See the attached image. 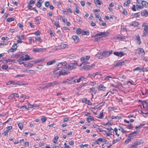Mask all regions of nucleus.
I'll use <instances>...</instances> for the list:
<instances>
[{"label": "nucleus", "instance_id": "1", "mask_svg": "<svg viewBox=\"0 0 148 148\" xmlns=\"http://www.w3.org/2000/svg\"><path fill=\"white\" fill-rule=\"evenodd\" d=\"M56 66L57 68L55 71H59V73L58 75V76H59L61 75H66L69 73V72L65 71L64 70V69L65 68L68 70L75 69L76 68V66H78V65L77 62L70 63L67 64L66 62H64L59 63Z\"/></svg>", "mask_w": 148, "mask_h": 148}, {"label": "nucleus", "instance_id": "2", "mask_svg": "<svg viewBox=\"0 0 148 148\" xmlns=\"http://www.w3.org/2000/svg\"><path fill=\"white\" fill-rule=\"evenodd\" d=\"M15 57L16 58L20 57L21 58V60L24 61H26L29 60H32L33 58L30 57V56L25 52H21L19 54H16L14 55Z\"/></svg>", "mask_w": 148, "mask_h": 148}, {"label": "nucleus", "instance_id": "3", "mask_svg": "<svg viewBox=\"0 0 148 148\" xmlns=\"http://www.w3.org/2000/svg\"><path fill=\"white\" fill-rule=\"evenodd\" d=\"M108 34L109 33L108 32H99L95 35L94 37H96L99 36H101L95 38L94 41H99L101 40V39L102 38L105 37H106L107 36Z\"/></svg>", "mask_w": 148, "mask_h": 148}, {"label": "nucleus", "instance_id": "4", "mask_svg": "<svg viewBox=\"0 0 148 148\" xmlns=\"http://www.w3.org/2000/svg\"><path fill=\"white\" fill-rule=\"evenodd\" d=\"M136 53L137 56H142L145 55V53L142 48H140L136 50Z\"/></svg>", "mask_w": 148, "mask_h": 148}, {"label": "nucleus", "instance_id": "5", "mask_svg": "<svg viewBox=\"0 0 148 148\" xmlns=\"http://www.w3.org/2000/svg\"><path fill=\"white\" fill-rule=\"evenodd\" d=\"M146 23H143L142 25V27H144V29L143 31V34L142 36L143 37L146 36V35L148 33V26L145 25Z\"/></svg>", "mask_w": 148, "mask_h": 148}, {"label": "nucleus", "instance_id": "6", "mask_svg": "<svg viewBox=\"0 0 148 148\" xmlns=\"http://www.w3.org/2000/svg\"><path fill=\"white\" fill-rule=\"evenodd\" d=\"M112 51H103L102 53L103 56L105 58L109 56L112 53Z\"/></svg>", "mask_w": 148, "mask_h": 148}, {"label": "nucleus", "instance_id": "7", "mask_svg": "<svg viewBox=\"0 0 148 148\" xmlns=\"http://www.w3.org/2000/svg\"><path fill=\"white\" fill-rule=\"evenodd\" d=\"M45 50V48H36L33 49L32 51L34 52H40L44 51Z\"/></svg>", "mask_w": 148, "mask_h": 148}, {"label": "nucleus", "instance_id": "8", "mask_svg": "<svg viewBox=\"0 0 148 148\" xmlns=\"http://www.w3.org/2000/svg\"><path fill=\"white\" fill-rule=\"evenodd\" d=\"M126 36H122L120 35H117L115 37V38L116 39L123 41L126 39Z\"/></svg>", "mask_w": 148, "mask_h": 148}, {"label": "nucleus", "instance_id": "9", "mask_svg": "<svg viewBox=\"0 0 148 148\" xmlns=\"http://www.w3.org/2000/svg\"><path fill=\"white\" fill-rule=\"evenodd\" d=\"M96 6L98 8L100 7V5L102 2H101L99 0H94Z\"/></svg>", "mask_w": 148, "mask_h": 148}, {"label": "nucleus", "instance_id": "10", "mask_svg": "<svg viewBox=\"0 0 148 148\" xmlns=\"http://www.w3.org/2000/svg\"><path fill=\"white\" fill-rule=\"evenodd\" d=\"M95 66V64H92L91 66L90 65H86L84 66V69L86 70H88L91 69L94 66Z\"/></svg>", "mask_w": 148, "mask_h": 148}, {"label": "nucleus", "instance_id": "11", "mask_svg": "<svg viewBox=\"0 0 148 148\" xmlns=\"http://www.w3.org/2000/svg\"><path fill=\"white\" fill-rule=\"evenodd\" d=\"M114 55L120 57H121L124 56L123 53L122 52H114Z\"/></svg>", "mask_w": 148, "mask_h": 148}, {"label": "nucleus", "instance_id": "12", "mask_svg": "<svg viewBox=\"0 0 148 148\" xmlns=\"http://www.w3.org/2000/svg\"><path fill=\"white\" fill-rule=\"evenodd\" d=\"M17 47H12L10 49H9L8 51V53H13L15 52L17 49Z\"/></svg>", "mask_w": 148, "mask_h": 148}, {"label": "nucleus", "instance_id": "13", "mask_svg": "<svg viewBox=\"0 0 148 148\" xmlns=\"http://www.w3.org/2000/svg\"><path fill=\"white\" fill-rule=\"evenodd\" d=\"M126 62L125 61H123L122 62H118L117 63L115 64L114 66H122L125 64V62Z\"/></svg>", "mask_w": 148, "mask_h": 148}, {"label": "nucleus", "instance_id": "14", "mask_svg": "<svg viewBox=\"0 0 148 148\" xmlns=\"http://www.w3.org/2000/svg\"><path fill=\"white\" fill-rule=\"evenodd\" d=\"M106 87H105L103 85L100 84L99 86L98 90H99L104 91L106 90Z\"/></svg>", "mask_w": 148, "mask_h": 148}, {"label": "nucleus", "instance_id": "15", "mask_svg": "<svg viewBox=\"0 0 148 148\" xmlns=\"http://www.w3.org/2000/svg\"><path fill=\"white\" fill-rule=\"evenodd\" d=\"M72 37L74 42H77L79 40V38L77 35H73L72 36Z\"/></svg>", "mask_w": 148, "mask_h": 148}, {"label": "nucleus", "instance_id": "16", "mask_svg": "<svg viewBox=\"0 0 148 148\" xmlns=\"http://www.w3.org/2000/svg\"><path fill=\"white\" fill-rule=\"evenodd\" d=\"M141 14L142 16L146 17L148 16V12L146 10H144L141 12Z\"/></svg>", "mask_w": 148, "mask_h": 148}, {"label": "nucleus", "instance_id": "17", "mask_svg": "<svg viewBox=\"0 0 148 148\" xmlns=\"http://www.w3.org/2000/svg\"><path fill=\"white\" fill-rule=\"evenodd\" d=\"M142 104L143 106V107L144 108H147V105H148V102L147 103L146 101H142Z\"/></svg>", "mask_w": 148, "mask_h": 148}, {"label": "nucleus", "instance_id": "18", "mask_svg": "<svg viewBox=\"0 0 148 148\" xmlns=\"http://www.w3.org/2000/svg\"><path fill=\"white\" fill-rule=\"evenodd\" d=\"M90 58V56H86L81 58H80V60L81 61H87Z\"/></svg>", "mask_w": 148, "mask_h": 148}, {"label": "nucleus", "instance_id": "19", "mask_svg": "<svg viewBox=\"0 0 148 148\" xmlns=\"http://www.w3.org/2000/svg\"><path fill=\"white\" fill-rule=\"evenodd\" d=\"M138 146L137 141H136L133 143V145H131V147L133 148H136Z\"/></svg>", "mask_w": 148, "mask_h": 148}, {"label": "nucleus", "instance_id": "20", "mask_svg": "<svg viewBox=\"0 0 148 148\" xmlns=\"http://www.w3.org/2000/svg\"><path fill=\"white\" fill-rule=\"evenodd\" d=\"M87 121L89 123L92 121H95V120L92 117L90 116L87 119Z\"/></svg>", "mask_w": 148, "mask_h": 148}, {"label": "nucleus", "instance_id": "21", "mask_svg": "<svg viewBox=\"0 0 148 148\" xmlns=\"http://www.w3.org/2000/svg\"><path fill=\"white\" fill-rule=\"evenodd\" d=\"M96 56L99 59H102L104 58L102 53V54H100L98 53V54L96 55Z\"/></svg>", "mask_w": 148, "mask_h": 148}, {"label": "nucleus", "instance_id": "22", "mask_svg": "<svg viewBox=\"0 0 148 148\" xmlns=\"http://www.w3.org/2000/svg\"><path fill=\"white\" fill-rule=\"evenodd\" d=\"M64 49V47H55L54 48V49H53V50L54 51H55Z\"/></svg>", "mask_w": 148, "mask_h": 148}, {"label": "nucleus", "instance_id": "23", "mask_svg": "<svg viewBox=\"0 0 148 148\" xmlns=\"http://www.w3.org/2000/svg\"><path fill=\"white\" fill-rule=\"evenodd\" d=\"M119 131H121L123 134L126 133L127 131L124 130L123 128L121 127H119V128H118Z\"/></svg>", "mask_w": 148, "mask_h": 148}, {"label": "nucleus", "instance_id": "24", "mask_svg": "<svg viewBox=\"0 0 148 148\" xmlns=\"http://www.w3.org/2000/svg\"><path fill=\"white\" fill-rule=\"evenodd\" d=\"M53 84L54 83H53V82H52L50 83H48L47 84L46 86L44 87L43 88H46V87H51V86H54Z\"/></svg>", "mask_w": 148, "mask_h": 148}, {"label": "nucleus", "instance_id": "25", "mask_svg": "<svg viewBox=\"0 0 148 148\" xmlns=\"http://www.w3.org/2000/svg\"><path fill=\"white\" fill-rule=\"evenodd\" d=\"M130 25L133 26L135 27L138 25V23L136 21H133L130 24Z\"/></svg>", "mask_w": 148, "mask_h": 148}, {"label": "nucleus", "instance_id": "26", "mask_svg": "<svg viewBox=\"0 0 148 148\" xmlns=\"http://www.w3.org/2000/svg\"><path fill=\"white\" fill-rule=\"evenodd\" d=\"M56 62L55 60H53L52 61H49L47 62V65H50L52 64H53L55 63Z\"/></svg>", "mask_w": 148, "mask_h": 148}, {"label": "nucleus", "instance_id": "27", "mask_svg": "<svg viewBox=\"0 0 148 148\" xmlns=\"http://www.w3.org/2000/svg\"><path fill=\"white\" fill-rule=\"evenodd\" d=\"M136 40H137V43L139 45H140L141 43V42L140 40V36L138 35L136 36Z\"/></svg>", "mask_w": 148, "mask_h": 148}, {"label": "nucleus", "instance_id": "28", "mask_svg": "<svg viewBox=\"0 0 148 148\" xmlns=\"http://www.w3.org/2000/svg\"><path fill=\"white\" fill-rule=\"evenodd\" d=\"M14 18L13 17H9L6 19V21L8 22H10L12 21H14Z\"/></svg>", "mask_w": 148, "mask_h": 148}, {"label": "nucleus", "instance_id": "29", "mask_svg": "<svg viewBox=\"0 0 148 148\" xmlns=\"http://www.w3.org/2000/svg\"><path fill=\"white\" fill-rule=\"evenodd\" d=\"M90 91L92 92L93 93H94V94H96L97 91L95 88L92 87L90 88Z\"/></svg>", "mask_w": 148, "mask_h": 148}, {"label": "nucleus", "instance_id": "30", "mask_svg": "<svg viewBox=\"0 0 148 148\" xmlns=\"http://www.w3.org/2000/svg\"><path fill=\"white\" fill-rule=\"evenodd\" d=\"M142 5L143 6H147L148 5V3L147 2L145 1H142Z\"/></svg>", "mask_w": 148, "mask_h": 148}, {"label": "nucleus", "instance_id": "31", "mask_svg": "<svg viewBox=\"0 0 148 148\" xmlns=\"http://www.w3.org/2000/svg\"><path fill=\"white\" fill-rule=\"evenodd\" d=\"M52 22L53 23V24L54 25L56 26V27H60V26L59 25L58 23H56L55 22V21L54 20H53L52 21Z\"/></svg>", "mask_w": 148, "mask_h": 148}, {"label": "nucleus", "instance_id": "32", "mask_svg": "<svg viewBox=\"0 0 148 148\" xmlns=\"http://www.w3.org/2000/svg\"><path fill=\"white\" fill-rule=\"evenodd\" d=\"M121 139V137H119L118 139H116L113 140V144H115L119 141Z\"/></svg>", "mask_w": 148, "mask_h": 148}, {"label": "nucleus", "instance_id": "33", "mask_svg": "<svg viewBox=\"0 0 148 148\" xmlns=\"http://www.w3.org/2000/svg\"><path fill=\"white\" fill-rule=\"evenodd\" d=\"M114 131H115L116 134L118 136H119L120 133L119 132L118 130V129L117 128H115Z\"/></svg>", "mask_w": 148, "mask_h": 148}, {"label": "nucleus", "instance_id": "34", "mask_svg": "<svg viewBox=\"0 0 148 148\" xmlns=\"http://www.w3.org/2000/svg\"><path fill=\"white\" fill-rule=\"evenodd\" d=\"M75 6L76 7V10H75V12H76V13L77 14H78L79 13V7L75 3Z\"/></svg>", "mask_w": 148, "mask_h": 148}, {"label": "nucleus", "instance_id": "35", "mask_svg": "<svg viewBox=\"0 0 148 148\" xmlns=\"http://www.w3.org/2000/svg\"><path fill=\"white\" fill-rule=\"evenodd\" d=\"M44 59H38L36 60H34V62L35 63L37 64L38 63H39V62H42V61H44Z\"/></svg>", "mask_w": 148, "mask_h": 148}, {"label": "nucleus", "instance_id": "36", "mask_svg": "<svg viewBox=\"0 0 148 148\" xmlns=\"http://www.w3.org/2000/svg\"><path fill=\"white\" fill-rule=\"evenodd\" d=\"M23 61L21 60V57L17 60V61L18 62L19 64H24V62H23Z\"/></svg>", "mask_w": 148, "mask_h": 148}, {"label": "nucleus", "instance_id": "37", "mask_svg": "<svg viewBox=\"0 0 148 148\" xmlns=\"http://www.w3.org/2000/svg\"><path fill=\"white\" fill-rule=\"evenodd\" d=\"M110 78H114L115 79V78L114 77H112L110 76H107L105 77L104 79V80L106 81H109L110 79Z\"/></svg>", "mask_w": 148, "mask_h": 148}, {"label": "nucleus", "instance_id": "38", "mask_svg": "<svg viewBox=\"0 0 148 148\" xmlns=\"http://www.w3.org/2000/svg\"><path fill=\"white\" fill-rule=\"evenodd\" d=\"M139 71V72H141L142 71V69L140 67H138L134 69L133 70L134 71Z\"/></svg>", "mask_w": 148, "mask_h": 148}, {"label": "nucleus", "instance_id": "39", "mask_svg": "<svg viewBox=\"0 0 148 148\" xmlns=\"http://www.w3.org/2000/svg\"><path fill=\"white\" fill-rule=\"evenodd\" d=\"M134 135L133 134V133L132 132L131 133L129 134H128V136L130 138L133 139Z\"/></svg>", "mask_w": 148, "mask_h": 148}, {"label": "nucleus", "instance_id": "40", "mask_svg": "<svg viewBox=\"0 0 148 148\" xmlns=\"http://www.w3.org/2000/svg\"><path fill=\"white\" fill-rule=\"evenodd\" d=\"M8 65L5 64L1 66V68L3 69H8Z\"/></svg>", "mask_w": 148, "mask_h": 148}, {"label": "nucleus", "instance_id": "41", "mask_svg": "<svg viewBox=\"0 0 148 148\" xmlns=\"http://www.w3.org/2000/svg\"><path fill=\"white\" fill-rule=\"evenodd\" d=\"M42 3L38 1L36 4V5L38 8H40L41 7Z\"/></svg>", "mask_w": 148, "mask_h": 148}, {"label": "nucleus", "instance_id": "42", "mask_svg": "<svg viewBox=\"0 0 148 148\" xmlns=\"http://www.w3.org/2000/svg\"><path fill=\"white\" fill-rule=\"evenodd\" d=\"M18 125L20 129L22 130L23 128V124L22 123H19L18 124Z\"/></svg>", "mask_w": 148, "mask_h": 148}, {"label": "nucleus", "instance_id": "43", "mask_svg": "<svg viewBox=\"0 0 148 148\" xmlns=\"http://www.w3.org/2000/svg\"><path fill=\"white\" fill-rule=\"evenodd\" d=\"M82 34L83 35H88L89 34V33L88 32L84 31L82 32Z\"/></svg>", "mask_w": 148, "mask_h": 148}, {"label": "nucleus", "instance_id": "44", "mask_svg": "<svg viewBox=\"0 0 148 148\" xmlns=\"http://www.w3.org/2000/svg\"><path fill=\"white\" fill-rule=\"evenodd\" d=\"M35 0H31L29 1L28 3L29 4L31 5L32 4H34L35 3Z\"/></svg>", "mask_w": 148, "mask_h": 148}, {"label": "nucleus", "instance_id": "45", "mask_svg": "<svg viewBox=\"0 0 148 148\" xmlns=\"http://www.w3.org/2000/svg\"><path fill=\"white\" fill-rule=\"evenodd\" d=\"M27 8L29 10H32L33 8L31 5L28 4L27 5Z\"/></svg>", "mask_w": 148, "mask_h": 148}, {"label": "nucleus", "instance_id": "46", "mask_svg": "<svg viewBox=\"0 0 148 148\" xmlns=\"http://www.w3.org/2000/svg\"><path fill=\"white\" fill-rule=\"evenodd\" d=\"M93 127L94 128H97V129H99L100 126L96 124H94L93 125Z\"/></svg>", "mask_w": 148, "mask_h": 148}, {"label": "nucleus", "instance_id": "47", "mask_svg": "<svg viewBox=\"0 0 148 148\" xmlns=\"http://www.w3.org/2000/svg\"><path fill=\"white\" fill-rule=\"evenodd\" d=\"M136 6L137 10H138L139 9H142L143 8L142 5H136Z\"/></svg>", "mask_w": 148, "mask_h": 148}, {"label": "nucleus", "instance_id": "48", "mask_svg": "<svg viewBox=\"0 0 148 148\" xmlns=\"http://www.w3.org/2000/svg\"><path fill=\"white\" fill-rule=\"evenodd\" d=\"M58 139V136H56L54 137V139L55 140L53 141V142L55 143H56L57 142V140Z\"/></svg>", "mask_w": 148, "mask_h": 148}, {"label": "nucleus", "instance_id": "49", "mask_svg": "<svg viewBox=\"0 0 148 148\" xmlns=\"http://www.w3.org/2000/svg\"><path fill=\"white\" fill-rule=\"evenodd\" d=\"M12 128V127L11 126H9L8 127L6 130V131L9 132L10 130H11Z\"/></svg>", "mask_w": 148, "mask_h": 148}, {"label": "nucleus", "instance_id": "50", "mask_svg": "<svg viewBox=\"0 0 148 148\" xmlns=\"http://www.w3.org/2000/svg\"><path fill=\"white\" fill-rule=\"evenodd\" d=\"M85 86V85H84V84H82L81 85H80L79 86H78V87H77V88L76 89L77 90H78V89L81 88L83 86Z\"/></svg>", "mask_w": 148, "mask_h": 148}, {"label": "nucleus", "instance_id": "51", "mask_svg": "<svg viewBox=\"0 0 148 148\" xmlns=\"http://www.w3.org/2000/svg\"><path fill=\"white\" fill-rule=\"evenodd\" d=\"M76 33L77 34H79L81 33V29H78L76 31Z\"/></svg>", "mask_w": 148, "mask_h": 148}, {"label": "nucleus", "instance_id": "52", "mask_svg": "<svg viewBox=\"0 0 148 148\" xmlns=\"http://www.w3.org/2000/svg\"><path fill=\"white\" fill-rule=\"evenodd\" d=\"M79 79H80V81L83 80H84L85 81H86V78L83 76L80 77Z\"/></svg>", "mask_w": 148, "mask_h": 148}, {"label": "nucleus", "instance_id": "53", "mask_svg": "<svg viewBox=\"0 0 148 148\" xmlns=\"http://www.w3.org/2000/svg\"><path fill=\"white\" fill-rule=\"evenodd\" d=\"M95 16L96 18H100V16L99 15L98 13H95Z\"/></svg>", "mask_w": 148, "mask_h": 148}, {"label": "nucleus", "instance_id": "54", "mask_svg": "<svg viewBox=\"0 0 148 148\" xmlns=\"http://www.w3.org/2000/svg\"><path fill=\"white\" fill-rule=\"evenodd\" d=\"M28 23H29V25L31 27L34 28V26H35L34 25H33L32 22L30 21V22H29Z\"/></svg>", "mask_w": 148, "mask_h": 148}, {"label": "nucleus", "instance_id": "55", "mask_svg": "<svg viewBox=\"0 0 148 148\" xmlns=\"http://www.w3.org/2000/svg\"><path fill=\"white\" fill-rule=\"evenodd\" d=\"M9 38L7 37H3L1 38V40H9Z\"/></svg>", "mask_w": 148, "mask_h": 148}, {"label": "nucleus", "instance_id": "56", "mask_svg": "<svg viewBox=\"0 0 148 148\" xmlns=\"http://www.w3.org/2000/svg\"><path fill=\"white\" fill-rule=\"evenodd\" d=\"M24 65L25 66V67L28 68L29 67V64H28V62H25L24 64Z\"/></svg>", "mask_w": 148, "mask_h": 148}, {"label": "nucleus", "instance_id": "57", "mask_svg": "<svg viewBox=\"0 0 148 148\" xmlns=\"http://www.w3.org/2000/svg\"><path fill=\"white\" fill-rule=\"evenodd\" d=\"M103 112H102L100 114V116L98 117V118L100 119H101L103 118Z\"/></svg>", "mask_w": 148, "mask_h": 148}, {"label": "nucleus", "instance_id": "58", "mask_svg": "<svg viewBox=\"0 0 148 148\" xmlns=\"http://www.w3.org/2000/svg\"><path fill=\"white\" fill-rule=\"evenodd\" d=\"M45 6L46 7H48L49 5V1H46L45 2Z\"/></svg>", "mask_w": 148, "mask_h": 148}, {"label": "nucleus", "instance_id": "59", "mask_svg": "<svg viewBox=\"0 0 148 148\" xmlns=\"http://www.w3.org/2000/svg\"><path fill=\"white\" fill-rule=\"evenodd\" d=\"M134 17L136 18L139 17L140 16V14L138 13H136L134 14Z\"/></svg>", "mask_w": 148, "mask_h": 148}, {"label": "nucleus", "instance_id": "60", "mask_svg": "<svg viewBox=\"0 0 148 148\" xmlns=\"http://www.w3.org/2000/svg\"><path fill=\"white\" fill-rule=\"evenodd\" d=\"M12 97H19V95L18 94L14 93L12 94Z\"/></svg>", "mask_w": 148, "mask_h": 148}, {"label": "nucleus", "instance_id": "61", "mask_svg": "<svg viewBox=\"0 0 148 148\" xmlns=\"http://www.w3.org/2000/svg\"><path fill=\"white\" fill-rule=\"evenodd\" d=\"M133 127L132 124L131 123H129V125L128 126V128L131 129Z\"/></svg>", "mask_w": 148, "mask_h": 148}, {"label": "nucleus", "instance_id": "62", "mask_svg": "<svg viewBox=\"0 0 148 148\" xmlns=\"http://www.w3.org/2000/svg\"><path fill=\"white\" fill-rule=\"evenodd\" d=\"M47 120V119L45 117L42 118L41 119V121L42 122H45Z\"/></svg>", "mask_w": 148, "mask_h": 148}, {"label": "nucleus", "instance_id": "63", "mask_svg": "<svg viewBox=\"0 0 148 148\" xmlns=\"http://www.w3.org/2000/svg\"><path fill=\"white\" fill-rule=\"evenodd\" d=\"M35 40L36 42L39 41L40 42L41 39L40 38H35Z\"/></svg>", "mask_w": 148, "mask_h": 148}, {"label": "nucleus", "instance_id": "64", "mask_svg": "<svg viewBox=\"0 0 148 148\" xmlns=\"http://www.w3.org/2000/svg\"><path fill=\"white\" fill-rule=\"evenodd\" d=\"M82 101L83 102L85 103H86V101H87V99L86 98H84L82 99Z\"/></svg>", "mask_w": 148, "mask_h": 148}]
</instances>
